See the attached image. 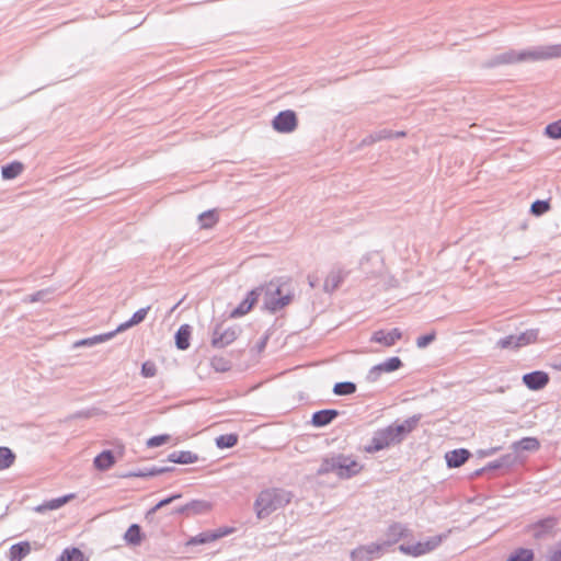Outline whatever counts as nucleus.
<instances>
[{
	"label": "nucleus",
	"instance_id": "nucleus-46",
	"mask_svg": "<svg viewBox=\"0 0 561 561\" xmlns=\"http://www.w3.org/2000/svg\"><path fill=\"white\" fill-rule=\"evenodd\" d=\"M390 137H391V134H390V133H385V134H382V135L378 136V138H377V139H378V140H380V139H386V138H390Z\"/></svg>",
	"mask_w": 561,
	"mask_h": 561
},
{
	"label": "nucleus",
	"instance_id": "nucleus-23",
	"mask_svg": "<svg viewBox=\"0 0 561 561\" xmlns=\"http://www.w3.org/2000/svg\"><path fill=\"white\" fill-rule=\"evenodd\" d=\"M144 539L141 528L137 524H133L128 527L124 535V540L130 546H139Z\"/></svg>",
	"mask_w": 561,
	"mask_h": 561
},
{
	"label": "nucleus",
	"instance_id": "nucleus-4",
	"mask_svg": "<svg viewBox=\"0 0 561 561\" xmlns=\"http://www.w3.org/2000/svg\"><path fill=\"white\" fill-rule=\"evenodd\" d=\"M324 466L325 471H332L337 477L345 479L356 476L363 470V465L352 456L345 455H337L327 459Z\"/></svg>",
	"mask_w": 561,
	"mask_h": 561
},
{
	"label": "nucleus",
	"instance_id": "nucleus-36",
	"mask_svg": "<svg viewBox=\"0 0 561 561\" xmlns=\"http://www.w3.org/2000/svg\"><path fill=\"white\" fill-rule=\"evenodd\" d=\"M210 364L217 371L224 373L230 369V362L224 356H214Z\"/></svg>",
	"mask_w": 561,
	"mask_h": 561
},
{
	"label": "nucleus",
	"instance_id": "nucleus-3",
	"mask_svg": "<svg viewBox=\"0 0 561 561\" xmlns=\"http://www.w3.org/2000/svg\"><path fill=\"white\" fill-rule=\"evenodd\" d=\"M264 307L276 312L288 306L294 299V290L286 283L270 282L264 287Z\"/></svg>",
	"mask_w": 561,
	"mask_h": 561
},
{
	"label": "nucleus",
	"instance_id": "nucleus-15",
	"mask_svg": "<svg viewBox=\"0 0 561 561\" xmlns=\"http://www.w3.org/2000/svg\"><path fill=\"white\" fill-rule=\"evenodd\" d=\"M470 457L469 450L465 448L455 449L446 453L445 459L449 468H458L462 466Z\"/></svg>",
	"mask_w": 561,
	"mask_h": 561
},
{
	"label": "nucleus",
	"instance_id": "nucleus-6",
	"mask_svg": "<svg viewBox=\"0 0 561 561\" xmlns=\"http://www.w3.org/2000/svg\"><path fill=\"white\" fill-rule=\"evenodd\" d=\"M539 61L543 60V54L541 53V47L525 50V51H508L499 57V62L501 64H515L520 61Z\"/></svg>",
	"mask_w": 561,
	"mask_h": 561
},
{
	"label": "nucleus",
	"instance_id": "nucleus-12",
	"mask_svg": "<svg viewBox=\"0 0 561 561\" xmlns=\"http://www.w3.org/2000/svg\"><path fill=\"white\" fill-rule=\"evenodd\" d=\"M402 366V362L399 357H390L386 362L375 365L369 370V378L376 381L380 378L383 373H392Z\"/></svg>",
	"mask_w": 561,
	"mask_h": 561
},
{
	"label": "nucleus",
	"instance_id": "nucleus-1",
	"mask_svg": "<svg viewBox=\"0 0 561 561\" xmlns=\"http://www.w3.org/2000/svg\"><path fill=\"white\" fill-rule=\"evenodd\" d=\"M417 422V417H412L400 424L396 423L386 428L377 431L371 439V443L365 446L364 450L366 453L373 454L400 443L409 433L415 428Z\"/></svg>",
	"mask_w": 561,
	"mask_h": 561
},
{
	"label": "nucleus",
	"instance_id": "nucleus-37",
	"mask_svg": "<svg viewBox=\"0 0 561 561\" xmlns=\"http://www.w3.org/2000/svg\"><path fill=\"white\" fill-rule=\"evenodd\" d=\"M517 446L523 450H537L540 443L535 437H525L517 443Z\"/></svg>",
	"mask_w": 561,
	"mask_h": 561
},
{
	"label": "nucleus",
	"instance_id": "nucleus-35",
	"mask_svg": "<svg viewBox=\"0 0 561 561\" xmlns=\"http://www.w3.org/2000/svg\"><path fill=\"white\" fill-rule=\"evenodd\" d=\"M541 53L543 54V60L551 59V58H560L561 57V44L541 47Z\"/></svg>",
	"mask_w": 561,
	"mask_h": 561
},
{
	"label": "nucleus",
	"instance_id": "nucleus-43",
	"mask_svg": "<svg viewBox=\"0 0 561 561\" xmlns=\"http://www.w3.org/2000/svg\"><path fill=\"white\" fill-rule=\"evenodd\" d=\"M436 337V333L433 331L426 335H422L416 340V345L420 348L426 347L430 343H432Z\"/></svg>",
	"mask_w": 561,
	"mask_h": 561
},
{
	"label": "nucleus",
	"instance_id": "nucleus-21",
	"mask_svg": "<svg viewBox=\"0 0 561 561\" xmlns=\"http://www.w3.org/2000/svg\"><path fill=\"white\" fill-rule=\"evenodd\" d=\"M149 309H150V307H146V308H141V309L137 310L128 321H126L117 327V329L114 331L115 334L118 332H123V331L142 322L145 320V318L147 317Z\"/></svg>",
	"mask_w": 561,
	"mask_h": 561
},
{
	"label": "nucleus",
	"instance_id": "nucleus-40",
	"mask_svg": "<svg viewBox=\"0 0 561 561\" xmlns=\"http://www.w3.org/2000/svg\"><path fill=\"white\" fill-rule=\"evenodd\" d=\"M497 346L502 350H517V342L515 335H508L504 339H501L497 342Z\"/></svg>",
	"mask_w": 561,
	"mask_h": 561
},
{
	"label": "nucleus",
	"instance_id": "nucleus-32",
	"mask_svg": "<svg viewBox=\"0 0 561 561\" xmlns=\"http://www.w3.org/2000/svg\"><path fill=\"white\" fill-rule=\"evenodd\" d=\"M218 221V216L215 210H208L199 216V222L202 228H211Z\"/></svg>",
	"mask_w": 561,
	"mask_h": 561
},
{
	"label": "nucleus",
	"instance_id": "nucleus-14",
	"mask_svg": "<svg viewBox=\"0 0 561 561\" xmlns=\"http://www.w3.org/2000/svg\"><path fill=\"white\" fill-rule=\"evenodd\" d=\"M523 381L529 389L538 390L543 388L548 383L549 377L543 371H534L524 375Z\"/></svg>",
	"mask_w": 561,
	"mask_h": 561
},
{
	"label": "nucleus",
	"instance_id": "nucleus-18",
	"mask_svg": "<svg viewBox=\"0 0 561 561\" xmlns=\"http://www.w3.org/2000/svg\"><path fill=\"white\" fill-rule=\"evenodd\" d=\"M192 336V328L188 324H182L175 333V345L179 350H187Z\"/></svg>",
	"mask_w": 561,
	"mask_h": 561
},
{
	"label": "nucleus",
	"instance_id": "nucleus-24",
	"mask_svg": "<svg viewBox=\"0 0 561 561\" xmlns=\"http://www.w3.org/2000/svg\"><path fill=\"white\" fill-rule=\"evenodd\" d=\"M58 561H88V558L79 548L70 547L62 550Z\"/></svg>",
	"mask_w": 561,
	"mask_h": 561
},
{
	"label": "nucleus",
	"instance_id": "nucleus-39",
	"mask_svg": "<svg viewBox=\"0 0 561 561\" xmlns=\"http://www.w3.org/2000/svg\"><path fill=\"white\" fill-rule=\"evenodd\" d=\"M170 438L171 437L168 434L157 435V436L150 437L146 444H147V447L153 448V447H158L163 444H167L170 440Z\"/></svg>",
	"mask_w": 561,
	"mask_h": 561
},
{
	"label": "nucleus",
	"instance_id": "nucleus-11",
	"mask_svg": "<svg viewBox=\"0 0 561 561\" xmlns=\"http://www.w3.org/2000/svg\"><path fill=\"white\" fill-rule=\"evenodd\" d=\"M381 546L371 543L368 546H360L352 551V561H373L381 554Z\"/></svg>",
	"mask_w": 561,
	"mask_h": 561
},
{
	"label": "nucleus",
	"instance_id": "nucleus-10",
	"mask_svg": "<svg viewBox=\"0 0 561 561\" xmlns=\"http://www.w3.org/2000/svg\"><path fill=\"white\" fill-rule=\"evenodd\" d=\"M232 533H233V528H231V527L219 528V529H217L215 531H210V533H202V534L188 539L186 545L195 546V545H204V543L213 542V541H216V540H218L225 536H228Z\"/></svg>",
	"mask_w": 561,
	"mask_h": 561
},
{
	"label": "nucleus",
	"instance_id": "nucleus-2",
	"mask_svg": "<svg viewBox=\"0 0 561 561\" xmlns=\"http://www.w3.org/2000/svg\"><path fill=\"white\" fill-rule=\"evenodd\" d=\"M291 500V494L282 489H266L257 495L254 510L257 518L263 519L270 516L276 510L287 505Z\"/></svg>",
	"mask_w": 561,
	"mask_h": 561
},
{
	"label": "nucleus",
	"instance_id": "nucleus-31",
	"mask_svg": "<svg viewBox=\"0 0 561 561\" xmlns=\"http://www.w3.org/2000/svg\"><path fill=\"white\" fill-rule=\"evenodd\" d=\"M23 170V165L20 162H12L2 168V176L7 180L16 178Z\"/></svg>",
	"mask_w": 561,
	"mask_h": 561
},
{
	"label": "nucleus",
	"instance_id": "nucleus-5",
	"mask_svg": "<svg viewBox=\"0 0 561 561\" xmlns=\"http://www.w3.org/2000/svg\"><path fill=\"white\" fill-rule=\"evenodd\" d=\"M238 334L239 329L237 327L218 324L213 333L211 345L215 347H226L237 340Z\"/></svg>",
	"mask_w": 561,
	"mask_h": 561
},
{
	"label": "nucleus",
	"instance_id": "nucleus-19",
	"mask_svg": "<svg viewBox=\"0 0 561 561\" xmlns=\"http://www.w3.org/2000/svg\"><path fill=\"white\" fill-rule=\"evenodd\" d=\"M31 545L27 541H22L11 546L9 551L10 561H22L31 553Z\"/></svg>",
	"mask_w": 561,
	"mask_h": 561
},
{
	"label": "nucleus",
	"instance_id": "nucleus-22",
	"mask_svg": "<svg viewBox=\"0 0 561 561\" xmlns=\"http://www.w3.org/2000/svg\"><path fill=\"white\" fill-rule=\"evenodd\" d=\"M336 416L337 411L335 410H321L312 415V424L318 427L324 426L331 423Z\"/></svg>",
	"mask_w": 561,
	"mask_h": 561
},
{
	"label": "nucleus",
	"instance_id": "nucleus-41",
	"mask_svg": "<svg viewBox=\"0 0 561 561\" xmlns=\"http://www.w3.org/2000/svg\"><path fill=\"white\" fill-rule=\"evenodd\" d=\"M550 209V205L546 201H536L531 205V213L536 216H540Z\"/></svg>",
	"mask_w": 561,
	"mask_h": 561
},
{
	"label": "nucleus",
	"instance_id": "nucleus-20",
	"mask_svg": "<svg viewBox=\"0 0 561 561\" xmlns=\"http://www.w3.org/2000/svg\"><path fill=\"white\" fill-rule=\"evenodd\" d=\"M168 460L174 463L190 465L196 462L198 456L190 450H181L171 453Z\"/></svg>",
	"mask_w": 561,
	"mask_h": 561
},
{
	"label": "nucleus",
	"instance_id": "nucleus-27",
	"mask_svg": "<svg viewBox=\"0 0 561 561\" xmlns=\"http://www.w3.org/2000/svg\"><path fill=\"white\" fill-rule=\"evenodd\" d=\"M114 335H115V332L113 331V332H110V333L95 335L93 337L83 339V340L77 341L75 343V346L76 347L91 346V345H94V344H98V343L105 342V341L112 339Z\"/></svg>",
	"mask_w": 561,
	"mask_h": 561
},
{
	"label": "nucleus",
	"instance_id": "nucleus-38",
	"mask_svg": "<svg viewBox=\"0 0 561 561\" xmlns=\"http://www.w3.org/2000/svg\"><path fill=\"white\" fill-rule=\"evenodd\" d=\"M546 135L552 139L561 138V119L549 124L546 127Z\"/></svg>",
	"mask_w": 561,
	"mask_h": 561
},
{
	"label": "nucleus",
	"instance_id": "nucleus-13",
	"mask_svg": "<svg viewBox=\"0 0 561 561\" xmlns=\"http://www.w3.org/2000/svg\"><path fill=\"white\" fill-rule=\"evenodd\" d=\"M401 337L402 332L396 328L389 332L383 330L376 331L371 337V341L390 347L394 345Z\"/></svg>",
	"mask_w": 561,
	"mask_h": 561
},
{
	"label": "nucleus",
	"instance_id": "nucleus-47",
	"mask_svg": "<svg viewBox=\"0 0 561 561\" xmlns=\"http://www.w3.org/2000/svg\"><path fill=\"white\" fill-rule=\"evenodd\" d=\"M397 136H404V133L403 131L398 133Z\"/></svg>",
	"mask_w": 561,
	"mask_h": 561
},
{
	"label": "nucleus",
	"instance_id": "nucleus-44",
	"mask_svg": "<svg viewBox=\"0 0 561 561\" xmlns=\"http://www.w3.org/2000/svg\"><path fill=\"white\" fill-rule=\"evenodd\" d=\"M141 374L146 378L153 377L157 374L156 365L151 362L144 363L141 367Z\"/></svg>",
	"mask_w": 561,
	"mask_h": 561
},
{
	"label": "nucleus",
	"instance_id": "nucleus-33",
	"mask_svg": "<svg viewBox=\"0 0 561 561\" xmlns=\"http://www.w3.org/2000/svg\"><path fill=\"white\" fill-rule=\"evenodd\" d=\"M534 552L530 549H517L506 561H533Z\"/></svg>",
	"mask_w": 561,
	"mask_h": 561
},
{
	"label": "nucleus",
	"instance_id": "nucleus-17",
	"mask_svg": "<svg viewBox=\"0 0 561 561\" xmlns=\"http://www.w3.org/2000/svg\"><path fill=\"white\" fill-rule=\"evenodd\" d=\"M116 460L114 457V454L111 450H104L101 454H99L94 460L93 465L96 470L99 471H105L112 468L115 465Z\"/></svg>",
	"mask_w": 561,
	"mask_h": 561
},
{
	"label": "nucleus",
	"instance_id": "nucleus-7",
	"mask_svg": "<svg viewBox=\"0 0 561 561\" xmlns=\"http://www.w3.org/2000/svg\"><path fill=\"white\" fill-rule=\"evenodd\" d=\"M442 542L440 536H434L425 541H421L413 545L401 546L400 549L410 556L419 557L433 551Z\"/></svg>",
	"mask_w": 561,
	"mask_h": 561
},
{
	"label": "nucleus",
	"instance_id": "nucleus-30",
	"mask_svg": "<svg viewBox=\"0 0 561 561\" xmlns=\"http://www.w3.org/2000/svg\"><path fill=\"white\" fill-rule=\"evenodd\" d=\"M343 276L341 272H331L324 280V289L327 291H333L342 283Z\"/></svg>",
	"mask_w": 561,
	"mask_h": 561
},
{
	"label": "nucleus",
	"instance_id": "nucleus-28",
	"mask_svg": "<svg viewBox=\"0 0 561 561\" xmlns=\"http://www.w3.org/2000/svg\"><path fill=\"white\" fill-rule=\"evenodd\" d=\"M15 460V455L8 447H0V470L10 468Z\"/></svg>",
	"mask_w": 561,
	"mask_h": 561
},
{
	"label": "nucleus",
	"instance_id": "nucleus-8",
	"mask_svg": "<svg viewBox=\"0 0 561 561\" xmlns=\"http://www.w3.org/2000/svg\"><path fill=\"white\" fill-rule=\"evenodd\" d=\"M297 116L294 111L287 110L278 113L273 122V128L278 133H291L297 127Z\"/></svg>",
	"mask_w": 561,
	"mask_h": 561
},
{
	"label": "nucleus",
	"instance_id": "nucleus-29",
	"mask_svg": "<svg viewBox=\"0 0 561 561\" xmlns=\"http://www.w3.org/2000/svg\"><path fill=\"white\" fill-rule=\"evenodd\" d=\"M238 435L230 433V434H224L216 438V445L218 448H231L237 445L238 443Z\"/></svg>",
	"mask_w": 561,
	"mask_h": 561
},
{
	"label": "nucleus",
	"instance_id": "nucleus-45",
	"mask_svg": "<svg viewBox=\"0 0 561 561\" xmlns=\"http://www.w3.org/2000/svg\"><path fill=\"white\" fill-rule=\"evenodd\" d=\"M551 561H561V552H554L551 557Z\"/></svg>",
	"mask_w": 561,
	"mask_h": 561
},
{
	"label": "nucleus",
	"instance_id": "nucleus-42",
	"mask_svg": "<svg viewBox=\"0 0 561 561\" xmlns=\"http://www.w3.org/2000/svg\"><path fill=\"white\" fill-rule=\"evenodd\" d=\"M180 497H181V494H175V495H172V496L167 497L164 500H161L158 504H156L151 510L148 511L147 516L151 515V514H154L161 507L172 503L174 500L180 499Z\"/></svg>",
	"mask_w": 561,
	"mask_h": 561
},
{
	"label": "nucleus",
	"instance_id": "nucleus-25",
	"mask_svg": "<svg viewBox=\"0 0 561 561\" xmlns=\"http://www.w3.org/2000/svg\"><path fill=\"white\" fill-rule=\"evenodd\" d=\"M211 504L206 501H192L187 503L180 512H192L193 514L207 513L211 510Z\"/></svg>",
	"mask_w": 561,
	"mask_h": 561
},
{
	"label": "nucleus",
	"instance_id": "nucleus-9",
	"mask_svg": "<svg viewBox=\"0 0 561 561\" xmlns=\"http://www.w3.org/2000/svg\"><path fill=\"white\" fill-rule=\"evenodd\" d=\"M261 294V288L252 289L247 297L229 314L230 319H238L248 314L256 305Z\"/></svg>",
	"mask_w": 561,
	"mask_h": 561
},
{
	"label": "nucleus",
	"instance_id": "nucleus-26",
	"mask_svg": "<svg viewBox=\"0 0 561 561\" xmlns=\"http://www.w3.org/2000/svg\"><path fill=\"white\" fill-rule=\"evenodd\" d=\"M517 342V348L534 344L538 341V331L529 330L520 333L519 335H515Z\"/></svg>",
	"mask_w": 561,
	"mask_h": 561
},
{
	"label": "nucleus",
	"instance_id": "nucleus-34",
	"mask_svg": "<svg viewBox=\"0 0 561 561\" xmlns=\"http://www.w3.org/2000/svg\"><path fill=\"white\" fill-rule=\"evenodd\" d=\"M333 391L337 396H347L356 391V386L353 382H339L334 386Z\"/></svg>",
	"mask_w": 561,
	"mask_h": 561
},
{
	"label": "nucleus",
	"instance_id": "nucleus-16",
	"mask_svg": "<svg viewBox=\"0 0 561 561\" xmlns=\"http://www.w3.org/2000/svg\"><path fill=\"white\" fill-rule=\"evenodd\" d=\"M75 499V494H67L61 497L53 499L47 501L34 508L36 513H45L47 511H55L67 504L69 501Z\"/></svg>",
	"mask_w": 561,
	"mask_h": 561
}]
</instances>
